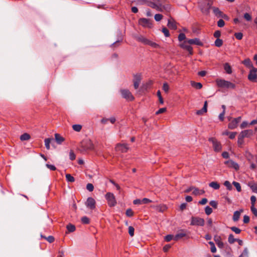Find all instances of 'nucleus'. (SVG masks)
Returning <instances> with one entry per match:
<instances>
[{
  "instance_id": "nucleus-21",
  "label": "nucleus",
  "mask_w": 257,
  "mask_h": 257,
  "mask_svg": "<svg viewBox=\"0 0 257 257\" xmlns=\"http://www.w3.org/2000/svg\"><path fill=\"white\" fill-rule=\"evenodd\" d=\"M156 210L160 212H164L167 209V207L164 204H160L157 206H153Z\"/></svg>"
},
{
  "instance_id": "nucleus-41",
  "label": "nucleus",
  "mask_w": 257,
  "mask_h": 257,
  "mask_svg": "<svg viewBox=\"0 0 257 257\" xmlns=\"http://www.w3.org/2000/svg\"><path fill=\"white\" fill-rule=\"evenodd\" d=\"M214 44H215V46H216L217 47H220L223 44V41L221 39L218 38L215 40V41L214 42Z\"/></svg>"
},
{
  "instance_id": "nucleus-39",
  "label": "nucleus",
  "mask_w": 257,
  "mask_h": 257,
  "mask_svg": "<svg viewBox=\"0 0 257 257\" xmlns=\"http://www.w3.org/2000/svg\"><path fill=\"white\" fill-rule=\"evenodd\" d=\"M66 180L69 182H74L75 181L74 178L69 174L66 175Z\"/></svg>"
},
{
  "instance_id": "nucleus-2",
  "label": "nucleus",
  "mask_w": 257,
  "mask_h": 257,
  "mask_svg": "<svg viewBox=\"0 0 257 257\" xmlns=\"http://www.w3.org/2000/svg\"><path fill=\"white\" fill-rule=\"evenodd\" d=\"M93 148V145L92 142L89 140H83L81 143L80 151L81 152L91 151Z\"/></svg>"
},
{
  "instance_id": "nucleus-36",
  "label": "nucleus",
  "mask_w": 257,
  "mask_h": 257,
  "mask_svg": "<svg viewBox=\"0 0 257 257\" xmlns=\"http://www.w3.org/2000/svg\"><path fill=\"white\" fill-rule=\"evenodd\" d=\"M213 12L214 14L218 17H220L222 16V13L219 10L218 8H213Z\"/></svg>"
},
{
  "instance_id": "nucleus-42",
  "label": "nucleus",
  "mask_w": 257,
  "mask_h": 257,
  "mask_svg": "<svg viewBox=\"0 0 257 257\" xmlns=\"http://www.w3.org/2000/svg\"><path fill=\"white\" fill-rule=\"evenodd\" d=\"M232 184L236 188V189L238 192H240L241 191V188L240 185L238 182L233 181L232 182Z\"/></svg>"
},
{
  "instance_id": "nucleus-15",
  "label": "nucleus",
  "mask_w": 257,
  "mask_h": 257,
  "mask_svg": "<svg viewBox=\"0 0 257 257\" xmlns=\"http://www.w3.org/2000/svg\"><path fill=\"white\" fill-rule=\"evenodd\" d=\"M142 79V76L140 74H137L134 75V88L137 89L139 88L140 82Z\"/></svg>"
},
{
  "instance_id": "nucleus-26",
  "label": "nucleus",
  "mask_w": 257,
  "mask_h": 257,
  "mask_svg": "<svg viewBox=\"0 0 257 257\" xmlns=\"http://www.w3.org/2000/svg\"><path fill=\"white\" fill-rule=\"evenodd\" d=\"M243 212V210L241 209L239 211H236L234 212L233 215V220L234 221H237L239 220L240 215L241 212Z\"/></svg>"
},
{
  "instance_id": "nucleus-46",
  "label": "nucleus",
  "mask_w": 257,
  "mask_h": 257,
  "mask_svg": "<svg viewBox=\"0 0 257 257\" xmlns=\"http://www.w3.org/2000/svg\"><path fill=\"white\" fill-rule=\"evenodd\" d=\"M224 185L227 188L228 190H231L232 189L231 184L228 181H225L224 182Z\"/></svg>"
},
{
  "instance_id": "nucleus-11",
  "label": "nucleus",
  "mask_w": 257,
  "mask_h": 257,
  "mask_svg": "<svg viewBox=\"0 0 257 257\" xmlns=\"http://www.w3.org/2000/svg\"><path fill=\"white\" fill-rule=\"evenodd\" d=\"M85 204L87 208L91 210L94 209L96 207L95 200L92 197H88Z\"/></svg>"
},
{
  "instance_id": "nucleus-5",
  "label": "nucleus",
  "mask_w": 257,
  "mask_h": 257,
  "mask_svg": "<svg viewBox=\"0 0 257 257\" xmlns=\"http://www.w3.org/2000/svg\"><path fill=\"white\" fill-rule=\"evenodd\" d=\"M139 24L144 28H152L153 26L152 21L146 18H141L139 20Z\"/></svg>"
},
{
  "instance_id": "nucleus-60",
  "label": "nucleus",
  "mask_w": 257,
  "mask_h": 257,
  "mask_svg": "<svg viewBox=\"0 0 257 257\" xmlns=\"http://www.w3.org/2000/svg\"><path fill=\"white\" fill-rule=\"evenodd\" d=\"M225 25V23H224V21L222 20V19H220L218 22H217V26L219 27H223Z\"/></svg>"
},
{
  "instance_id": "nucleus-33",
  "label": "nucleus",
  "mask_w": 257,
  "mask_h": 257,
  "mask_svg": "<svg viewBox=\"0 0 257 257\" xmlns=\"http://www.w3.org/2000/svg\"><path fill=\"white\" fill-rule=\"evenodd\" d=\"M53 139L52 138H47L45 139V145L47 150H49L50 148V144Z\"/></svg>"
},
{
  "instance_id": "nucleus-3",
  "label": "nucleus",
  "mask_w": 257,
  "mask_h": 257,
  "mask_svg": "<svg viewBox=\"0 0 257 257\" xmlns=\"http://www.w3.org/2000/svg\"><path fill=\"white\" fill-rule=\"evenodd\" d=\"M212 5L211 2L209 0H203L200 3V8L202 12L207 15L209 12V10Z\"/></svg>"
},
{
  "instance_id": "nucleus-1",
  "label": "nucleus",
  "mask_w": 257,
  "mask_h": 257,
  "mask_svg": "<svg viewBox=\"0 0 257 257\" xmlns=\"http://www.w3.org/2000/svg\"><path fill=\"white\" fill-rule=\"evenodd\" d=\"M217 85L221 88L234 89L235 85L230 81L221 79H217L216 80Z\"/></svg>"
},
{
  "instance_id": "nucleus-4",
  "label": "nucleus",
  "mask_w": 257,
  "mask_h": 257,
  "mask_svg": "<svg viewBox=\"0 0 257 257\" xmlns=\"http://www.w3.org/2000/svg\"><path fill=\"white\" fill-rule=\"evenodd\" d=\"M105 197L106 200H107L108 205L109 207H113L116 205V200L115 199V196L113 193L110 192H107L105 194Z\"/></svg>"
},
{
  "instance_id": "nucleus-34",
  "label": "nucleus",
  "mask_w": 257,
  "mask_h": 257,
  "mask_svg": "<svg viewBox=\"0 0 257 257\" xmlns=\"http://www.w3.org/2000/svg\"><path fill=\"white\" fill-rule=\"evenodd\" d=\"M30 135L27 133H25L21 136L20 139L21 141H27L30 139Z\"/></svg>"
},
{
  "instance_id": "nucleus-47",
  "label": "nucleus",
  "mask_w": 257,
  "mask_h": 257,
  "mask_svg": "<svg viewBox=\"0 0 257 257\" xmlns=\"http://www.w3.org/2000/svg\"><path fill=\"white\" fill-rule=\"evenodd\" d=\"M163 15H161V14H156L154 16V18H155V20L157 21V22H159V21H160L162 18H163Z\"/></svg>"
},
{
  "instance_id": "nucleus-37",
  "label": "nucleus",
  "mask_w": 257,
  "mask_h": 257,
  "mask_svg": "<svg viewBox=\"0 0 257 257\" xmlns=\"http://www.w3.org/2000/svg\"><path fill=\"white\" fill-rule=\"evenodd\" d=\"M236 238H234L233 234H230L228 236V241L230 244H233L235 241H236Z\"/></svg>"
},
{
  "instance_id": "nucleus-43",
  "label": "nucleus",
  "mask_w": 257,
  "mask_h": 257,
  "mask_svg": "<svg viewBox=\"0 0 257 257\" xmlns=\"http://www.w3.org/2000/svg\"><path fill=\"white\" fill-rule=\"evenodd\" d=\"M162 4V11L164 10L167 12H169L171 10V6L169 4Z\"/></svg>"
},
{
  "instance_id": "nucleus-9",
  "label": "nucleus",
  "mask_w": 257,
  "mask_h": 257,
  "mask_svg": "<svg viewBox=\"0 0 257 257\" xmlns=\"http://www.w3.org/2000/svg\"><path fill=\"white\" fill-rule=\"evenodd\" d=\"M209 141L211 142L213 145V148L215 152H219L221 150V145L220 142L214 138L209 139Z\"/></svg>"
},
{
  "instance_id": "nucleus-48",
  "label": "nucleus",
  "mask_w": 257,
  "mask_h": 257,
  "mask_svg": "<svg viewBox=\"0 0 257 257\" xmlns=\"http://www.w3.org/2000/svg\"><path fill=\"white\" fill-rule=\"evenodd\" d=\"M186 36L184 33H180L178 36V40L181 42L183 40H186Z\"/></svg>"
},
{
  "instance_id": "nucleus-8",
  "label": "nucleus",
  "mask_w": 257,
  "mask_h": 257,
  "mask_svg": "<svg viewBox=\"0 0 257 257\" xmlns=\"http://www.w3.org/2000/svg\"><path fill=\"white\" fill-rule=\"evenodd\" d=\"M120 93L122 97L128 101H133L135 99L132 93L127 89H121Z\"/></svg>"
},
{
  "instance_id": "nucleus-64",
  "label": "nucleus",
  "mask_w": 257,
  "mask_h": 257,
  "mask_svg": "<svg viewBox=\"0 0 257 257\" xmlns=\"http://www.w3.org/2000/svg\"><path fill=\"white\" fill-rule=\"evenodd\" d=\"M69 158L71 160H74L75 159L76 156L72 151H71L69 153Z\"/></svg>"
},
{
  "instance_id": "nucleus-22",
  "label": "nucleus",
  "mask_w": 257,
  "mask_h": 257,
  "mask_svg": "<svg viewBox=\"0 0 257 257\" xmlns=\"http://www.w3.org/2000/svg\"><path fill=\"white\" fill-rule=\"evenodd\" d=\"M207 111V101H205L204 102V106H203V108L200 110H197L196 112V114L198 115H202L204 113L206 112Z\"/></svg>"
},
{
  "instance_id": "nucleus-61",
  "label": "nucleus",
  "mask_w": 257,
  "mask_h": 257,
  "mask_svg": "<svg viewBox=\"0 0 257 257\" xmlns=\"http://www.w3.org/2000/svg\"><path fill=\"white\" fill-rule=\"evenodd\" d=\"M134 212L131 209H127L126 211V215L128 217H131L133 215Z\"/></svg>"
},
{
  "instance_id": "nucleus-40",
  "label": "nucleus",
  "mask_w": 257,
  "mask_h": 257,
  "mask_svg": "<svg viewBox=\"0 0 257 257\" xmlns=\"http://www.w3.org/2000/svg\"><path fill=\"white\" fill-rule=\"evenodd\" d=\"M208 243L209 244V245H210V250H211V251L212 252V253H215L216 252V247L215 246V244L214 243L212 242V241H209L208 242Z\"/></svg>"
},
{
  "instance_id": "nucleus-16",
  "label": "nucleus",
  "mask_w": 257,
  "mask_h": 257,
  "mask_svg": "<svg viewBox=\"0 0 257 257\" xmlns=\"http://www.w3.org/2000/svg\"><path fill=\"white\" fill-rule=\"evenodd\" d=\"M134 38L137 41L141 42L145 45H147L149 40L146 37L141 35L135 36Z\"/></svg>"
},
{
  "instance_id": "nucleus-28",
  "label": "nucleus",
  "mask_w": 257,
  "mask_h": 257,
  "mask_svg": "<svg viewBox=\"0 0 257 257\" xmlns=\"http://www.w3.org/2000/svg\"><path fill=\"white\" fill-rule=\"evenodd\" d=\"M191 85L192 87H193L197 89H200L202 88V85L201 83L196 82L193 81H191Z\"/></svg>"
},
{
  "instance_id": "nucleus-12",
  "label": "nucleus",
  "mask_w": 257,
  "mask_h": 257,
  "mask_svg": "<svg viewBox=\"0 0 257 257\" xmlns=\"http://www.w3.org/2000/svg\"><path fill=\"white\" fill-rule=\"evenodd\" d=\"M240 116L234 118L228 123V127L231 130L235 128L237 126L238 123L240 121Z\"/></svg>"
},
{
  "instance_id": "nucleus-38",
  "label": "nucleus",
  "mask_w": 257,
  "mask_h": 257,
  "mask_svg": "<svg viewBox=\"0 0 257 257\" xmlns=\"http://www.w3.org/2000/svg\"><path fill=\"white\" fill-rule=\"evenodd\" d=\"M72 128L74 131L79 132L82 129V126L80 124H74L72 125Z\"/></svg>"
},
{
  "instance_id": "nucleus-50",
  "label": "nucleus",
  "mask_w": 257,
  "mask_h": 257,
  "mask_svg": "<svg viewBox=\"0 0 257 257\" xmlns=\"http://www.w3.org/2000/svg\"><path fill=\"white\" fill-rule=\"evenodd\" d=\"M234 36H235L236 39H237V40H241L243 37V34L241 32L235 33L234 34Z\"/></svg>"
},
{
  "instance_id": "nucleus-31",
  "label": "nucleus",
  "mask_w": 257,
  "mask_h": 257,
  "mask_svg": "<svg viewBox=\"0 0 257 257\" xmlns=\"http://www.w3.org/2000/svg\"><path fill=\"white\" fill-rule=\"evenodd\" d=\"M225 164H229L232 167H233L235 170L239 169V165L237 163L230 160L225 162Z\"/></svg>"
},
{
  "instance_id": "nucleus-62",
  "label": "nucleus",
  "mask_w": 257,
  "mask_h": 257,
  "mask_svg": "<svg viewBox=\"0 0 257 257\" xmlns=\"http://www.w3.org/2000/svg\"><path fill=\"white\" fill-rule=\"evenodd\" d=\"M256 201V199L255 196H251L250 197V201H251V206H255V203Z\"/></svg>"
},
{
  "instance_id": "nucleus-29",
  "label": "nucleus",
  "mask_w": 257,
  "mask_h": 257,
  "mask_svg": "<svg viewBox=\"0 0 257 257\" xmlns=\"http://www.w3.org/2000/svg\"><path fill=\"white\" fill-rule=\"evenodd\" d=\"M209 187L213 188L214 189L217 190L220 188V184L217 182H211L209 184Z\"/></svg>"
},
{
  "instance_id": "nucleus-17",
  "label": "nucleus",
  "mask_w": 257,
  "mask_h": 257,
  "mask_svg": "<svg viewBox=\"0 0 257 257\" xmlns=\"http://www.w3.org/2000/svg\"><path fill=\"white\" fill-rule=\"evenodd\" d=\"M254 133L252 130H246L243 131L239 134L243 138H249L253 135Z\"/></svg>"
},
{
  "instance_id": "nucleus-52",
  "label": "nucleus",
  "mask_w": 257,
  "mask_h": 257,
  "mask_svg": "<svg viewBox=\"0 0 257 257\" xmlns=\"http://www.w3.org/2000/svg\"><path fill=\"white\" fill-rule=\"evenodd\" d=\"M81 221L84 224H88L90 222V220H89V219L87 217L84 216V217H82Z\"/></svg>"
},
{
  "instance_id": "nucleus-56",
  "label": "nucleus",
  "mask_w": 257,
  "mask_h": 257,
  "mask_svg": "<svg viewBox=\"0 0 257 257\" xmlns=\"http://www.w3.org/2000/svg\"><path fill=\"white\" fill-rule=\"evenodd\" d=\"M86 189L90 192H92L94 189V187L92 184L88 183L86 185Z\"/></svg>"
},
{
  "instance_id": "nucleus-59",
  "label": "nucleus",
  "mask_w": 257,
  "mask_h": 257,
  "mask_svg": "<svg viewBox=\"0 0 257 257\" xmlns=\"http://www.w3.org/2000/svg\"><path fill=\"white\" fill-rule=\"evenodd\" d=\"M248 255V250L246 248H244L242 253L239 256V257H245Z\"/></svg>"
},
{
  "instance_id": "nucleus-10",
  "label": "nucleus",
  "mask_w": 257,
  "mask_h": 257,
  "mask_svg": "<svg viewBox=\"0 0 257 257\" xmlns=\"http://www.w3.org/2000/svg\"><path fill=\"white\" fill-rule=\"evenodd\" d=\"M180 47L181 48L187 51L190 55H192L193 54V48L188 42V40H185L183 43L180 44Z\"/></svg>"
},
{
  "instance_id": "nucleus-25",
  "label": "nucleus",
  "mask_w": 257,
  "mask_h": 257,
  "mask_svg": "<svg viewBox=\"0 0 257 257\" xmlns=\"http://www.w3.org/2000/svg\"><path fill=\"white\" fill-rule=\"evenodd\" d=\"M242 63L246 67L250 68V69H252V67H254L252 65V63L251 61V60L247 58L244 60Z\"/></svg>"
},
{
  "instance_id": "nucleus-24",
  "label": "nucleus",
  "mask_w": 257,
  "mask_h": 257,
  "mask_svg": "<svg viewBox=\"0 0 257 257\" xmlns=\"http://www.w3.org/2000/svg\"><path fill=\"white\" fill-rule=\"evenodd\" d=\"M205 193L204 190H199L198 188L193 187L192 194L197 196L202 195Z\"/></svg>"
},
{
  "instance_id": "nucleus-35",
  "label": "nucleus",
  "mask_w": 257,
  "mask_h": 257,
  "mask_svg": "<svg viewBox=\"0 0 257 257\" xmlns=\"http://www.w3.org/2000/svg\"><path fill=\"white\" fill-rule=\"evenodd\" d=\"M249 186L252 190V192L257 193V183H249Z\"/></svg>"
},
{
  "instance_id": "nucleus-53",
  "label": "nucleus",
  "mask_w": 257,
  "mask_h": 257,
  "mask_svg": "<svg viewBox=\"0 0 257 257\" xmlns=\"http://www.w3.org/2000/svg\"><path fill=\"white\" fill-rule=\"evenodd\" d=\"M163 89L166 93H167L169 91V86L167 83H164L163 84Z\"/></svg>"
},
{
  "instance_id": "nucleus-7",
  "label": "nucleus",
  "mask_w": 257,
  "mask_h": 257,
  "mask_svg": "<svg viewBox=\"0 0 257 257\" xmlns=\"http://www.w3.org/2000/svg\"><path fill=\"white\" fill-rule=\"evenodd\" d=\"M205 221L203 218L198 217H192L191 220V225L201 226L204 225Z\"/></svg>"
},
{
  "instance_id": "nucleus-13",
  "label": "nucleus",
  "mask_w": 257,
  "mask_h": 257,
  "mask_svg": "<svg viewBox=\"0 0 257 257\" xmlns=\"http://www.w3.org/2000/svg\"><path fill=\"white\" fill-rule=\"evenodd\" d=\"M128 150V147L126 144H117L115 147V150L121 153H125Z\"/></svg>"
},
{
  "instance_id": "nucleus-55",
  "label": "nucleus",
  "mask_w": 257,
  "mask_h": 257,
  "mask_svg": "<svg viewBox=\"0 0 257 257\" xmlns=\"http://www.w3.org/2000/svg\"><path fill=\"white\" fill-rule=\"evenodd\" d=\"M243 17L247 21H251V19H252L251 15L247 13H246L244 14Z\"/></svg>"
},
{
  "instance_id": "nucleus-27",
  "label": "nucleus",
  "mask_w": 257,
  "mask_h": 257,
  "mask_svg": "<svg viewBox=\"0 0 257 257\" xmlns=\"http://www.w3.org/2000/svg\"><path fill=\"white\" fill-rule=\"evenodd\" d=\"M186 236V233L184 231H181L180 232H178L177 234L175 235L174 237V240H177L179 239L185 237Z\"/></svg>"
},
{
  "instance_id": "nucleus-18",
  "label": "nucleus",
  "mask_w": 257,
  "mask_h": 257,
  "mask_svg": "<svg viewBox=\"0 0 257 257\" xmlns=\"http://www.w3.org/2000/svg\"><path fill=\"white\" fill-rule=\"evenodd\" d=\"M188 42L190 45H196L198 46H203V43L198 38L188 39Z\"/></svg>"
},
{
  "instance_id": "nucleus-6",
  "label": "nucleus",
  "mask_w": 257,
  "mask_h": 257,
  "mask_svg": "<svg viewBox=\"0 0 257 257\" xmlns=\"http://www.w3.org/2000/svg\"><path fill=\"white\" fill-rule=\"evenodd\" d=\"M248 79L252 82H257V68L252 67L249 71Z\"/></svg>"
},
{
  "instance_id": "nucleus-54",
  "label": "nucleus",
  "mask_w": 257,
  "mask_h": 257,
  "mask_svg": "<svg viewBox=\"0 0 257 257\" xmlns=\"http://www.w3.org/2000/svg\"><path fill=\"white\" fill-rule=\"evenodd\" d=\"M162 32L166 37H168L170 36L169 30L166 28H163L162 29Z\"/></svg>"
},
{
  "instance_id": "nucleus-63",
  "label": "nucleus",
  "mask_w": 257,
  "mask_h": 257,
  "mask_svg": "<svg viewBox=\"0 0 257 257\" xmlns=\"http://www.w3.org/2000/svg\"><path fill=\"white\" fill-rule=\"evenodd\" d=\"M250 209L254 215L257 217V209L255 208V206H251Z\"/></svg>"
},
{
  "instance_id": "nucleus-19",
  "label": "nucleus",
  "mask_w": 257,
  "mask_h": 257,
  "mask_svg": "<svg viewBox=\"0 0 257 257\" xmlns=\"http://www.w3.org/2000/svg\"><path fill=\"white\" fill-rule=\"evenodd\" d=\"M214 240L217 245L218 247L220 248H222L224 247V243L221 240V238L219 236H215Z\"/></svg>"
},
{
  "instance_id": "nucleus-14",
  "label": "nucleus",
  "mask_w": 257,
  "mask_h": 257,
  "mask_svg": "<svg viewBox=\"0 0 257 257\" xmlns=\"http://www.w3.org/2000/svg\"><path fill=\"white\" fill-rule=\"evenodd\" d=\"M145 3H146L147 5L151 8L156 9L158 11L162 12V4H160V5L155 2H147L144 1Z\"/></svg>"
},
{
  "instance_id": "nucleus-57",
  "label": "nucleus",
  "mask_w": 257,
  "mask_h": 257,
  "mask_svg": "<svg viewBox=\"0 0 257 257\" xmlns=\"http://www.w3.org/2000/svg\"><path fill=\"white\" fill-rule=\"evenodd\" d=\"M134 228L133 226L128 227V233L131 236H133L134 235Z\"/></svg>"
},
{
  "instance_id": "nucleus-58",
  "label": "nucleus",
  "mask_w": 257,
  "mask_h": 257,
  "mask_svg": "<svg viewBox=\"0 0 257 257\" xmlns=\"http://www.w3.org/2000/svg\"><path fill=\"white\" fill-rule=\"evenodd\" d=\"M243 139H244V138L241 137V135H239V136L238 137V141H237V143L239 145H241L243 143V142H244Z\"/></svg>"
},
{
  "instance_id": "nucleus-44",
  "label": "nucleus",
  "mask_w": 257,
  "mask_h": 257,
  "mask_svg": "<svg viewBox=\"0 0 257 257\" xmlns=\"http://www.w3.org/2000/svg\"><path fill=\"white\" fill-rule=\"evenodd\" d=\"M41 237L46 239L50 243H52V242H54V241L55 240L54 237L51 235L49 236L48 237H46L42 235Z\"/></svg>"
},
{
  "instance_id": "nucleus-45",
  "label": "nucleus",
  "mask_w": 257,
  "mask_h": 257,
  "mask_svg": "<svg viewBox=\"0 0 257 257\" xmlns=\"http://www.w3.org/2000/svg\"><path fill=\"white\" fill-rule=\"evenodd\" d=\"M67 229L69 232H73L75 230L74 225L69 224L67 226Z\"/></svg>"
},
{
  "instance_id": "nucleus-30",
  "label": "nucleus",
  "mask_w": 257,
  "mask_h": 257,
  "mask_svg": "<svg viewBox=\"0 0 257 257\" xmlns=\"http://www.w3.org/2000/svg\"><path fill=\"white\" fill-rule=\"evenodd\" d=\"M224 69L227 74H231L232 73V68L228 63L224 64Z\"/></svg>"
},
{
  "instance_id": "nucleus-49",
  "label": "nucleus",
  "mask_w": 257,
  "mask_h": 257,
  "mask_svg": "<svg viewBox=\"0 0 257 257\" xmlns=\"http://www.w3.org/2000/svg\"><path fill=\"white\" fill-rule=\"evenodd\" d=\"M205 212L207 215H210L212 212V209L211 207L207 206L205 208Z\"/></svg>"
},
{
  "instance_id": "nucleus-23",
  "label": "nucleus",
  "mask_w": 257,
  "mask_h": 257,
  "mask_svg": "<svg viewBox=\"0 0 257 257\" xmlns=\"http://www.w3.org/2000/svg\"><path fill=\"white\" fill-rule=\"evenodd\" d=\"M55 139L58 144H61L65 140L64 138L59 134H55Z\"/></svg>"
},
{
  "instance_id": "nucleus-51",
  "label": "nucleus",
  "mask_w": 257,
  "mask_h": 257,
  "mask_svg": "<svg viewBox=\"0 0 257 257\" xmlns=\"http://www.w3.org/2000/svg\"><path fill=\"white\" fill-rule=\"evenodd\" d=\"M230 229L232 231H233L236 234H239L241 232V230L239 228L235 226L230 227Z\"/></svg>"
},
{
  "instance_id": "nucleus-20",
  "label": "nucleus",
  "mask_w": 257,
  "mask_h": 257,
  "mask_svg": "<svg viewBox=\"0 0 257 257\" xmlns=\"http://www.w3.org/2000/svg\"><path fill=\"white\" fill-rule=\"evenodd\" d=\"M167 26L171 29L176 30V23L174 20L169 19L168 21Z\"/></svg>"
},
{
  "instance_id": "nucleus-32",
  "label": "nucleus",
  "mask_w": 257,
  "mask_h": 257,
  "mask_svg": "<svg viewBox=\"0 0 257 257\" xmlns=\"http://www.w3.org/2000/svg\"><path fill=\"white\" fill-rule=\"evenodd\" d=\"M147 45H149L154 48H160V46L159 44H157L155 42L151 41L150 40H149Z\"/></svg>"
}]
</instances>
